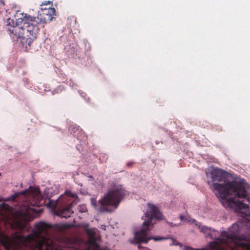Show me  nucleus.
<instances>
[{"mask_svg": "<svg viewBox=\"0 0 250 250\" xmlns=\"http://www.w3.org/2000/svg\"><path fill=\"white\" fill-rule=\"evenodd\" d=\"M181 221L195 226L203 233L205 236L214 239L210 242L208 247L201 249H194L190 247L182 246L176 240L171 239L170 245L180 246L182 250H237L241 249L243 250H250V223H245L243 221H238L232 224L227 231H222L219 233L211 228L201 224L191 218H186L180 215Z\"/></svg>", "mask_w": 250, "mask_h": 250, "instance_id": "nucleus-1", "label": "nucleus"}, {"mask_svg": "<svg viewBox=\"0 0 250 250\" xmlns=\"http://www.w3.org/2000/svg\"><path fill=\"white\" fill-rule=\"evenodd\" d=\"M78 202L77 195L75 193L66 191L57 201H50L48 206L52 209H55L57 206H61L58 211V215L62 217L68 218L73 213L72 210V206L76 204Z\"/></svg>", "mask_w": 250, "mask_h": 250, "instance_id": "nucleus-7", "label": "nucleus"}, {"mask_svg": "<svg viewBox=\"0 0 250 250\" xmlns=\"http://www.w3.org/2000/svg\"><path fill=\"white\" fill-rule=\"evenodd\" d=\"M206 173L208 184L223 206L250 221L249 206L234 198H245L250 204V187L248 184L243 181H229L228 173L217 167H208Z\"/></svg>", "mask_w": 250, "mask_h": 250, "instance_id": "nucleus-2", "label": "nucleus"}, {"mask_svg": "<svg viewBox=\"0 0 250 250\" xmlns=\"http://www.w3.org/2000/svg\"><path fill=\"white\" fill-rule=\"evenodd\" d=\"M55 13L54 8H44L43 14L46 17L42 19L18 11L14 15L16 22L11 18L7 19L6 25L9 26L8 28L9 34L21 44L24 51H26L29 48L32 42L37 37L38 25H44L46 21H51Z\"/></svg>", "mask_w": 250, "mask_h": 250, "instance_id": "nucleus-3", "label": "nucleus"}, {"mask_svg": "<svg viewBox=\"0 0 250 250\" xmlns=\"http://www.w3.org/2000/svg\"><path fill=\"white\" fill-rule=\"evenodd\" d=\"M19 194L21 195L24 200L23 203L16 212V223L21 225L22 221L27 222L36 217L39 210L33 207H39L43 203V199L49 196L46 194L42 195L38 187H29L22 192H18L11 197L14 200Z\"/></svg>", "mask_w": 250, "mask_h": 250, "instance_id": "nucleus-4", "label": "nucleus"}, {"mask_svg": "<svg viewBox=\"0 0 250 250\" xmlns=\"http://www.w3.org/2000/svg\"><path fill=\"white\" fill-rule=\"evenodd\" d=\"M68 227V225L66 224H58L56 225V227L58 229L61 230L63 229L66 228Z\"/></svg>", "mask_w": 250, "mask_h": 250, "instance_id": "nucleus-8", "label": "nucleus"}, {"mask_svg": "<svg viewBox=\"0 0 250 250\" xmlns=\"http://www.w3.org/2000/svg\"><path fill=\"white\" fill-rule=\"evenodd\" d=\"M126 191L120 185H115L104 197L102 198L96 204V200L91 198V205L101 212L109 211L108 206H113L117 208L121 202L122 198L125 195Z\"/></svg>", "mask_w": 250, "mask_h": 250, "instance_id": "nucleus-6", "label": "nucleus"}, {"mask_svg": "<svg viewBox=\"0 0 250 250\" xmlns=\"http://www.w3.org/2000/svg\"><path fill=\"white\" fill-rule=\"evenodd\" d=\"M162 217L163 215L157 206L152 203H147L146 205V211L145 212V215L142 217V219L144 220L142 227L139 231L134 233V239L131 241V243L147 242L150 239H153L155 241H157L169 239V237L151 238L148 235L149 231L155 223V220H161L162 219Z\"/></svg>", "mask_w": 250, "mask_h": 250, "instance_id": "nucleus-5", "label": "nucleus"}, {"mask_svg": "<svg viewBox=\"0 0 250 250\" xmlns=\"http://www.w3.org/2000/svg\"><path fill=\"white\" fill-rule=\"evenodd\" d=\"M78 209L81 212H85L87 211V208L85 205H81L78 207Z\"/></svg>", "mask_w": 250, "mask_h": 250, "instance_id": "nucleus-9", "label": "nucleus"}, {"mask_svg": "<svg viewBox=\"0 0 250 250\" xmlns=\"http://www.w3.org/2000/svg\"><path fill=\"white\" fill-rule=\"evenodd\" d=\"M0 2H1V3L2 4H4V1H3V0H0Z\"/></svg>", "mask_w": 250, "mask_h": 250, "instance_id": "nucleus-11", "label": "nucleus"}, {"mask_svg": "<svg viewBox=\"0 0 250 250\" xmlns=\"http://www.w3.org/2000/svg\"><path fill=\"white\" fill-rule=\"evenodd\" d=\"M106 226H104V225H102L101 226V229H102L104 230H105L106 229Z\"/></svg>", "mask_w": 250, "mask_h": 250, "instance_id": "nucleus-10", "label": "nucleus"}]
</instances>
